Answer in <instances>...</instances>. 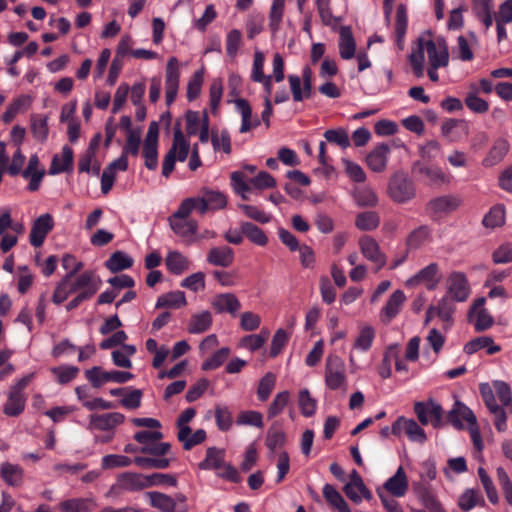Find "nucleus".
Wrapping results in <instances>:
<instances>
[{"label": "nucleus", "instance_id": "obj_1", "mask_svg": "<svg viewBox=\"0 0 512 512\" xmlns=\"http://www.w3.org/2000/svg\"><path fill=\"white\" fill-rule=\"evenodd\" d=\"M425 57L428 65L448 66L449 49L446 40L441 36H432L430 33L422 34L416 47L409 55V62L414 75L423 77L425 71Z\"/></svg>", "mask_w": 512, "mask_h": 512}, {"label": "nucleus", "instance_id": "obj_2", "mask_svg": "<svg viewBox=\"0 0 512 512\" xmlns=\"http://www.w3.org/2000/svg\"><path fill=\"white\" fill-rule=\"evenodd\" d=\"M101 284L99 276L90 270L81 274H66L56 285L52 301L55 304H61L70 295L90 299L100 289Z\"/></svg>", "mask_w": 512, "mask_h": 512}, {"label": "nucleus", "instance_id": "obj_3", "mask_svg": "<svg viewBox=\"0 0 512 512\" xmlns=\"http://www.w3.org/2000/svg\"><path fill=\"white\" fill-rule=\"evenodd\" d=\"M189 151L190 142L181 129L177 127L174 130L172 146L166 153L163 160L162 175L164 177H169L174 169L175 162H184L188 157Z\"/></svg>", "mask_w": 512, "mask_h": 512}, {"label": "nucleus", "instance_id": "obj_4", "mask_svg": "<svg viewBox=\"0 0 512 512\" xmlns=\"http://www.w3.org/2000/svg\"><path fill=\"white\" fill-rule=\"evenodd\" d=\"M325 385L330 390H346L347 375L344 361L335 354L328 355L324 371Z\"/></svg>", "mask_w": 512, "mask_h": 512}, {"label": "nucleus", "instance_id": "obj_5", "mask_svg": "<svg viewBox=\"0 0 512 512\" xmlns=\"http://www.w3.org/2000/svg\"><path fill=\"white\" fill-rule=\"evenodd\" d=\"M413 181L404 173L397 172L389 180L388 195L396 203H406L415 197Z\"/></svg>", "mask_w": 512, "mask_h": 512}, {"label": "nucleus", "instance_id": "obj_6", "mask_svg": "<svg viewBox=\"0 0 512 512\" xmlns=\"http://www.w3.org/2000/svg\"><path fill=\"white\" fill-rule=\"evenodd\" d=\"M442 274L439 264L432 262L427 266L420 269L416 274L409 277L405 281L406 287L415 288L419 285H424L427 290H435L440 284Z\"/></svg>", "mask_w": 512, "mask_h": 512}, {"label": "nucleus", "instance_id": "obj_7", "mask_svg": "<svg viewBox=\"0 0 512 512\" xmlns=\"http://www.w3.org/2000/svg\"><path fill=\"white\" fill-rule=\"evenodd\" d=\"M456 306L454 301L449 297H442L436 304L430 305L426 310L425 324H428L435 318H439L442 322V327L448 330L454 323V313Z\"/></svg>", "mask_w": 512, "mask_h": 512}, {"label": "nucleus", "instance_id": "obj_8", "mask_svg": "<svg viewBox=\"0 0 512 512\" xmlns=\"http://www.w3.org/2000/svg\"><path fill=\"white\" fill-rule=\"evenodd\" d=\"M471 294V287L467 276L460 271H453L446 281V295L455 302H465Z\"/></svg>", "mask_w": 512, "mask_h": 512}, {"label": "nucleus", "instance_id": "obj_9", "mask_svg": "<svg viewBox=\"0 0 512 512\" xmlns=\"http://www.w3.org/2000/svg\"><path fill=\"white\" fill-rule=\"evenodd\" d=\"M414 412L421 424H432L437 428L441 425L443 419V409L441 405L433 399L426 402H416L414 404Z\"/></svg>", "mask_w": 512, "mask_h": 512}, {"label": "nucleus", "instance_id": "obj_10", "mask_svg": "<svg viewBox=\"0 0 512 512\" xmlns=\"http://www.w3.org/2000/svg\"><path fill=\"white\" fill-rule=\"evenodd\" d=\"M158 135L159 127L156 122L149 125L143 147L145 166L149 170H155L158 165Z\"/></svg>", "mask_w": 512, "mask_h": 512}, {"label": "nucleus", "instance_id": "obj_11", "mask_svg": "<svg viewBox=\"0 0 512 512\" xmlns=\"http://www.w3.org/2000/svg\"><path fill=\"white\" fill-rule=\"evenodd\" d=\"M484 304L485 299L478 298L468 312V320L473 324L476 332L486 331L494 325V318Z\"/></svg>", "mask_w": 512, "mask_h": 512}, {"label": "nucleus", "instance_id": "obj_12", "mask_svg": "<svg viewBox=\"0 0 512 512\" xmlns=\"http://www.w3.org/2000/svg\"><path fill=\"white\" fill-rule=\"evenodd\" d=\"M358 244L362 255L375 265L376 271H379L386 265V255L382 252L374 238L368 235L362 236Z\"/></svg>", "mask_w": 512, "mask_h": 512}, {"label": "nucleus", "instance_id": "obj_13", "mask_svg": "<svg viewBox=\"0 0 512 512\" xmlns=\"http://www.w3.org/2000/svg\"><path fill=\"white\" fill-rule=\"evenodd\" d=\"M392 433L401 435L405 433L413 442L424 443L427 440L425 431L413 419L399 417L392 425Z\"/></svg>", "mask_w": 512, "mask_h": 512}, {"label": "nucleus", "instance_id": "obj_14", "mask_svg": "<svg viewBox=\"0 0 512 512\" xmlns=\"http://www.w3.org/2000/svg\"><path fill=\"white\" fill-rule=\"evenodd\" d=\"M179 62L176 57H171L166 66L165 97L167 105L174 102L179 88Z\"/></svg>", "mask_w": 512, "mask_h": 512}, {"label": "nucleus", "instance_id": "obj_15", "mask_svg": "<svg viewBox=\"0 0 512 512\" xmlns=\"http://www.w3.org/2000/svg\"><path fill=\"white\" fill-rule=\"evenodd\" d=\"M406 299H407L406 295L402 290H400V289L395 290L389 296L385 305L382 307V309L379 312L380 321L385 324H388L394 318H396L400 314V312L404 306V303L406 302Z\"/></svg>", "mask_w": 512, "mask_h": 512}, {"label": "nucleus", "instance_id": "obj_16", "mask_svg": "<svg viewBox=\"0 0 512 512\" xmlns=\"http://www.w3.org/2000/svg\"><path fill=\"white\" fill-rule=\"evenodd\" d=\"M409 483L407 475L402 466L398 467L393 476L388 478L384 484L378 489H383V492L390 494L393 497H404L408 491Z\"/></svg>", "mask_w": 512, "mask_h": 512}, {"label": "nucleus", "instance_id": "obj_17", "mask_svg": "<svg viewBox=\"0 0 512 512\" xmlns=\"http://www.w3.org/2000/svg\"><path fill=\"white\" fill-rule=\"evenodd\" d=\"M53 229V219L49 214L39 216L32 225L29 240L32 246L40 247Z\"/></svg>", "mask_w": 512, "mask_h": 512}, {"label": "nucleus", "instance_id": "obj_18", "mask_svg": "<svg viewBox=\"0 0 512 512\" xmlns=\"http://www.w3.org/2000/svg\"><path fill=\"white\" fill-rule=\"evenodd\" d=\"M45 175V169L40 165L36 154L30 156L27 167L23 170V178L29 180L28 190L37 191Z\"/></svg>", "mask_w": 512, "mask_h": 512}, {"label": "nucleus", "instance_id": "obj_19", "mask_svg": "<svg viewBox=\"0 0 512 512\" xmlns=\"http://www.w3.org/2000/svg\"><path fill=\"white\" fill-rule=\"evenodd\" d=\"M125 416L119 412L93 414L90 416L89 429H97L100 431L112 430L122 424Z\"/></svg>", "mask_w": 512, "mask_h": 512}, {"label": "nucleus", "instance_id": "obj_20", "mask_svg": "<svg viewBox=\"0 0 512 512\" xmlns=\"http://www.w3.org/2000/svg\"><path fill=\"white\" fill-rule=\"evenodd\" d=\"M117 485L119 489L128 492H135L149 488L147 476L134 472L121 473L117 477Z\"/></svg>", "mask_w": 512, "mask_h": 512}, {"label": "nucleus", "instance_id": "obj_21", "mask_svg": "<svg viewBox=\"0 0 512 512\" xmlns=\"http://www.w3.org/2000/svg\"><path fill=\"white\" fill-rule=\"evenodd\" d=\"M211 306L217 313L235 315L240 310L241 303L233 293H220L212 298Z\"/></svg>", "mask_w": 512, "mask_h": 512}, {"label": "nucleus", "instance_id": "obj_22", "mask_svg": "<svg viewBox=\"0 0 512 512\" xmlns=\"http://www.w3.org/2000/svg\"><path fill=\"white\" fill-rule=\"evenodd\" d=\"M390 147L385 143H381L374 147L366 157L368 167L374 172H383L386 169Z\"/></svg>", "mask_w": 512, "mask_h": 512}, {"label": "nucleus", "instance_id": "obj_23", "mask_svg": "<svg viewBox=\"0 0 512 512\" xmlns=\"http://www.w3.org/2000/svg\"><path fill=\"white\" fill-rule=\"evenodd\" d=\"M441 132L450 141H460L468 136L469 126L464 120L449 119L443 122Z\"/></svg>", "mask_w": 512, "mask_h": 512}, {"label": "nucleus", "instance_id": "obj_24", "mask_svg": "<svg viewBox=\"0 0 512 512\" xmlns=\"http://www.w3.org/2000/svg\"><path fill=\"white\" fill-rule=\"evenodd\" d=\"M449 421L457 429L464 427V421L470 426L477 423L476 416L472 410L460 402H456L453 409L449 412Z\"/></svg>", "mask_w": 512, "mask_h": 512}, {"label": "nucleus", "instance_id": "obj_25", "mask_svg": "<svg viewBox=\"0 0 512 512\" xmlns=\"http://www.w3.org/2000/svg\"><path fill=\"white\" fill-rule=\"evenodd\" d=\"M206 260L213 266L227 268L234 261V251L229 246L212 247L207 254Z\"/></svg>", "mask_w": 512, "mask_h": 512}, {"label": "nucleus", "instance_id": "obj_26", "mask_svg": "<svg viewBox=\"0 0 512 512\" xmlns=\"http://www.w3.org/2000/svg\"><path fill=\"white\" fill-rule=\"evenodd\" d=\"M73 167V150L65 145L60 155H55L52 159L49 174L57 175L63 172L71 171Z\"/></svg>", "mask_w": 512, "mask_h": 512}, {"label": "nucleus", "instance_id": "obj_27", "mask_svg": "<svg viewBox=\"0 0 512 512\" xmlns=\"http://www.w3.org/2000/svg\"><path fill=\"white\" fill-rule=\"evenodd\" d=\"M237 111L241 115V126L239 128L240 133H247L252 128H255L260 125V121L256 119H252V109L249 102L243 98H238L234 100Z\"/></svg>", "mask_w": 512, "mask_h": 512}, {"label": "nucleus", "instance_id": "obj_28", "mask_svg": "<svg viewBox=\"0 0 512 512\" xmlns=\"http://www.w3.org/2000/svg\"><path fill=\"white\" fill-rule=\"evenodd\" d=\"M482 349H486L488 355H493L501 350V347L494 343L490 336L476 337L464 345V352L472 355Z\"/></svg>", "mask_w": 512, "mask_h": 512}, {"label": "nucleus", "instance_id": "obj_29", "mask_svg": "<svg viewBox=\"0 0 512 512\" xmlns=\"http://www.w3.org/2000/svg\"><path fill=\"white\" fill-rule=\"evenodd\" d=\"M26 405L25 393L9 389L7 400L3 406V413L9 417H17L23 413Z\"/></svg>", "mask_w": 512, "mask_h": 512}, {"label": "nucleus", "instance_id": "obj_30", "mask_svg": "<svg viewBox=\"0 0 512 512\" xmlns=\"http://www.w3.org/2000/svg\"><path fill=\"white\" fill-rule=\"evenodd\" d=\"M0 476L7 485L18 487L23 483L24 470L18 464L3 462L0 465Z\"/></svg>", "mask_w": 512, "mask_h": 512}, {"label": "nucleus", "instance_id": "obj_31", "mask_svg": "<svg viewBox=\"0 0 512 512\" xmlns=\"http://www.w3.org/2000/svg\"><path fill=\"white\" fill-rule=\"evenodd\" d=\"M338 46L341 58L349 60L355 56L356 43L353 38L352 30L349 26H342L340 28Z\"/></svg>", "mask_w": 512, "mask_h": 512}, {"label": "nucleus", "instance_id": "obj_32", "mask_svg": "<svg viewBox=\"0 0 512 512\" xmlns=\"http://www.w3.org/2000/svg\"><path fill=\"white\" fill-rule=\"evenodd\" d=\"M96 506V501L92 497L67 499L59 504L62 512H91Z\"/></svg>", "mask_w": 512, "mask_h": 512}, {"label": "nucleus", "instance_id": "obj_33", "mask_svg": "<svg viewBox=\"0 0 512 512\" xmlns=\"http://www.w3.org/2000/svg\"><path fill=\"white\" fill-rule=\"evenodd\" d=\"M187 305L185 293L180 290L171 291L158 297L155 307L179 309Z\"/></svg>", "mask_w": 512, "mask_h": 512}, {"label": "nucleus", "instance_id": "obj_34", "mask_svg": "<svg viewBox=\"0 0 512 512\" xmlns=\"http://www.w3.org/2000/svg\"><path fill=\"white\" fill-rule=\"evenodd\" d=\"M225 462V451L217 447H209L206 450V456L198 464L200 470H217Z\"/></svg>", "mask_w": 512, "mask_h": 512}, {"label": "nucleus", "instance_id": "obj_35", "mask_svg": "<svg viewBox=\"0 0 512 512\" xmlns=\"http://www.w3.org/2000/svg\"><path fill=\"white\" fill-rule=\"evenodd\" d=\"M146 495L150 500V505L162 512H185L176 509V501L169 495L156 491L147 492Z\"/></svg>", "mask_w": 512, "mask_h": 512}, {"label": "nucleus", "instance_id": "obj_36", "mask_svg": "<svg viewBox=\"0 0 512 512\" xmlns=\"http://www.w3.org/2000/svg\"><path fill=\"white\" fill-rule=\"evenodd\" d=\"M485 500L476 489H466L458 499V506L462 511H470L476 506H484Z\"/></svg>", "mask_w": 512, "mask_h": 512}, {"label": "nucleus", "instance_id": "obj_37", "mask_svg": "<svg viewBox=\"0 0 512 512\" xmlns=\"http://www.w3.org/2000/svg\"><path fill=\"white\" fill-rule=\"evenodd\" d=\"M461 201L452 195H444L432 199L429 202V208L435 213H447L457 209Z\"/></svg>", "mask_w": 512, "mask_h": 512}, {"label": "nucleus", "instance_id": "obj_38", "mask_svg": "<svg viewBox=\"0 0 512 512\" xmlns=\"http://www.w3.org/2000/svg\"><path fill=\"white\" fill-rule=\"evenodd\" d=\"M212 320V314L207 310L193 314L189 321L188 331L192 334L203 333L211 327Z\"/></svg>", "mask_w": 512, "mask_h": 512}, {"label": "nucleus", "instance_id": "obj_39", "mask_svg": "<svg viewBox=\"0 0 512 512\" xmlns=\"http://www.w3.org/2000/svg\"><path fill=\"white\" fill-rule=\"evenodd\" d=\"M206 437L207 434L204 429H197L193 432L188 427V431L184 432V436L181 435V429L177 430V438L182 443L184 450H191L194 446L203 443Z\"/></svg>", "mask_w": 512, "mask_h": 512}, {"label": "nucleus", "instance_id": "obj_40", "mask_svg": "<svg viewBox=\"0 0 512 512\" xmlns=\"http://www.w3.org/2000/svg\"><path fill=\"white\" fill-rule=\"evenodd\" d=\"M323 496L327 503L338 512H351L343 496L330 484L323 487Z\"/></svg>", "mask_w": 512, "mask_h": 512}, {"label": "nucleus", "instance_id": "obj_41", "mask_svg": "<svg viewBox=\"0 0 512 512\" xmlns=\"http://www.w3.org/2000/svg\"><path fill=\"white\" fill-rule=\"evenodd\" d=\"M133 262V258L125 252L116 251L105 262V266L108 270L115 273L130 268Z\"/></svg>", "mask_w": 512, "mask_h": 512}, {"label": "nucleus", "instance_id": "obj_42", "mask_svg": "<svg viewBox=\"0 0 512 512\" xmlns=\"http://www.w3.org/2000/svg\"><path fill=\"white\" fill-rule=\"evenodd\" d=\"M167 269L173 274H181L189 269L190 262L178 251H171L165 259Z\"/></svg>", "mask_w": 512, "mask_h": 512}, {"label": "nucleus", "instance_id": "obj_43", "mask_svg": "<svg viewBox=\"0 0 512 512\" xmlns=\"http://www.w3.org/2000/svg\"><path fill=\"white\" fill-rule=\"evenodd\" d=\"M398 345L393 344L387 347L383 354V359L379 364L377 371L382 379H388L392 375V363H395L397 358Z\"/></svg>", "mask_w": 512, "mask_h": 512}, {"label": "nucleus", "instance_id": "obj_44", "mask_svg": "<svg viewBox=\"0 0 512 512\" xmlns=\"http://www.w3.org/2000/svg\"><path fill=\"white\" fill-rule=\"evenodd\" d=\"M171 229L180 237L188 238L196 234L198 223L192 219H170Z\"/></svg>", "mask_w": 512, "mask_h": 512}, {"label": "nucleus", "instance_id": "obj_45", "mask_svg": "<svg viewBox=\"0 0 512 512\" xmlns=\"http://www.w3.org/2000/svg\"><path fill=\"white\" fill-rule=\"evenodd\" d=\"M136 353V347L130 344H123L120 349L112 352L113 363L121 368H131L130 357Z\"/></svg>", "mask_w": 512, "mask_h": 512}, {"label": "nucleus", "instance_id": "obj_46", "mask_svg": "<svg viewBox=\"0 0 512 512\" xmlns=\"http://www.w3.org/2000/svg\"><path fill=\"white\" fill-rule=\"evenodd\" d=\"M375 335V329L371 325H364L361 327L353 347L362 352L368 351L372 347Z\"/></svg>", "mask_w": 512, "mask_h": 512}, {"label": "nucleus", "instance_id": "obj_47", "mask_svg": "<svg viewBox=\"0 0 512 512\" xmlns=\"http://www.w3.org/2000/svg\"><path fill=\"white\" fill-rule=\"evenodd\" d=\"M269 335V330L264 328L260 331L259 334H250L243 337L240 340V346L242 348L248 349L251 352H255L265 344L269 338Z\"/></svg>", "mask_w": 512, "mask_h": 512}, {"label": "nucleus", "instance_id": "obj_48", "mask_svg": "<svg viewBox=\"0 0 512 512\" xmlns=\"http://www.w3.org/2000/svg\"><path fill=\"white\" fill-rule=\"evenodd\" d=\"M380 224L379 214L375 211L359 213L355 219V226L362 231H372Z\"/></svg>", "mask_w": 512, "mask_h": 512}, {"label": "nucleus", "instance_id": "obj_49", "mask_svg": "<svg viewBox=\"0 0 512 512\" xmlns=\"http://www.w3.org/2000/svg\"><path fill=\"white\" fill-rule=\"evenodd\" d=\"M298 405L303 416L311 417L316 412L317 400L312 397L310 391L307 388H303L299 391Z\"/></svg>", "mask_w": 512, "mask_h": 512}, {"label": "nucleus", "instance_id": "obj_50", "mask_svg": "<svg viewBox=\"0 0 512 512\" xmlns=\"http://www.w3.org/2000/svg\"><path fill=\"white\" fill-rule=\"evenodd\" d=\"M50 372L54 375L56 381L59 384L65 385L77 377L79 368L72 365H60L57 367H52Z\"/></svg>", "mask_w": 512, "mask_h": 512}, {"label": "nucleus", "instance_id": "obj_51", "mask_svg": "<svg viewBox=\"0 0 512 512\" xmlns=\"http://www.w3.org/2000/svg\"><path fill=\"white\" fill-rule=\"evenodd\" d=\"M430 230L427 226H420L414 229L407 237L406 245L408 250H416L423 246L429 239Z\"/></svg>", "mask_w": 512, "mask_h": 512}, {"label": "nucleus", "instance_id": "obj_52", "mask_svg": "<svg viewBox=\"0 0 512 512\" xmlns=\"http://www.w3.org/2000/svg\"><path fill=\"white\" fill-rule=\"evenodd\" d=\"M241 231L251 242L258 246H265L268 238L264 231L250 222L241 224Z\"/></svg>", "mask_w": 512, "mask_h": 512}, {"label": "nucleus", "instance_id": "obj_53", "mask_svg": "<svg viewBox=\"0 0 512 512\" xmlns=\"http://www.w3.org/2000/svg\"><path fill=\"white\" fill-rule=\"evenodd\" d=\"M508 150L509 144L505 139L497 140L484 160L485 165L492 166L497 164L504 158Z\"/></svg>", "mask_w": 512, "mask_h": 512}, {"label": "nucleus", "instance_id": "obj_54", "mask_svg": "<svg viewBox=\"0 0 512 512\" xmlns=\"http://www.w3.org/2000/svg\"><path fill=\"white\" fill-rule=\"evenodd\" d=\"M31 131L36 140L44 142L49 132L48 117L45 115H33L31 117Z\"/></svg>", "mask_w": 512, "mask_h": 512}, {"label": "nucleus", "instance_id": "obj_55", "mask_svg": "<svg viewBox=\"0 0 512 512\" xmlns=\"http://www.w3.org/2000/svg\"><path fill=\"white\" fill-rule=\"evenodd\" d=\"M505 222V208L503 205L493 206L483 218V225L487 228H496Z\"/></svg>", "mask_w": 512, "mask_h": 512}, {"label": "nucleus", "instance_id": "obj_56", "mask_svg": "<svg viewBox=\"0 0 512 512\" xmlns=\"http://www.w3.org/2000/svg\"><path fill=\"white\" fill-rule=\"evenodd\" d=\"M477 473L486 492L487 498L492 504H497L499 502V496L491 477L483 467H479Z\"/></svg>", "mask_w": 512, "mask_h": 512}, {"label": "nucleus", "instance_id": "obj_57", "mask_svg": "<svg viewBox=\"0 0 512 512\" xmlns=\"http://www.w3.org/2000/svg\"><path fill=\"white\" fill-rule=\"evenodd\" d=\"M344 492L346 496L356 504H359L363 498L367 500L372 498L371 492L365 485L358 487V485L346 483L344 486Z\"/></svg>", "mask_w": 512, "mask_h": 512}, {"label": "nucleus", "instance_id": "obj_58", "mask_svg": "<svg viewBox=\"0 0 512 512\" xmlns=\"http://www.w3.org/2000/svg\"><path fill=\"white\" fill-rule=\"evenodd\" d=\"M354 198L359 206L374 207L378 203L375 191L370 187H362L355 191Z\"/></svg>", "mask_w": 512, "mask_h": 512}, {"label": "nucleus", "instance_id": "obj_59", "mask_svg": "<svg viewBox=\"0 0 512 512\" xmlns=\"http://www.w3.org/2000/svg\"><path fill=\"white\" fill-rule=\"evenodd\" d=\"M321 21L326 26H336L339 18L335 17L330 8V0H315Z\"/></svg>", "mask_w": 512, "mask_h": 512}, {"label": "nucleus", "instance_id": "obj_60", "mask_svg": "<svg viewBox=\"0 0 512 512\" xmlns=\"http://www.w3.org/2000/svg\"><path fill=\"white\" fill-rule=\"evenodd\" d=\"M230 354L229 348H221L207 358L201 365L202 370H215L220 367Z\"/></svg>", "mask_w": 512, "mask_h": 512}, {"label": "nucleus", "instance_id": "obj_61", "mask_svg": "<svg viewBox=\"0 0 512 512\" xmlns=\"http://www.w3.org/2000/svg\"><path fill=\"white\" fill-rule=\"evenodd\" d=\"M419 499L427 512H446L436 496L428 489L420 492Z\"/></svg>", "mask_w": 512, "mask_h": 512}, {"label": "nucleus", "instance_id": "obj_62", "mask_svg": "<svg viewBox=\"0 0 512 512\" xmlns=\"http://www.w3.org/2000/svg\"><path fill=\"white\" fill-rule=\"evenodd\" d=\"M276 384V376L272 372H267L260 380L257 396L261 401H265L270 396Z\"/></svg>", "mask_w": 512, "mask_h": 512}, {"label": "nucleus", "instance_id": "obj_63", "mask_svg": "<svg viewBox=\"0 0 512 512\" xmlns=\"http://www.w3.org/2000/svg\"><path fill=\"white\" fill-rule=\"evenodd\" d=\"M290 400V393L288 391H282L275 395L272 403L268 408V417L274 418L280 413L283 412L284 408L287 406Z\"/></svg>", "mask_w": 512, "mask_h": 512}, {"label": "nucleus", "instance_id": "obj_64", "mask_svg": "<svg viewBox=\"0 0 512 512\" xmlns=\"http://www.w3.org/2000/svg\"><path fill=\"white\" fill-rule=\"evenodd\" d=\"M86 379L95 388L109 382V371H104L100 366H94L85 371Z\"/></svg>", "mask_w": 512, "mask_h": 512}]
</instances>
